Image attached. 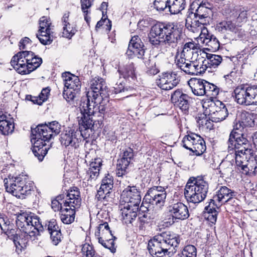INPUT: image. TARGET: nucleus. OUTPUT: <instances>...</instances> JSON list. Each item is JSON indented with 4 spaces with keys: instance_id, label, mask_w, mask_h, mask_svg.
Masks as SVG:
<instances>
[{
    "instance_id": "4be33fe9",
    "label": "nucleus",
    "mask_w": 257,
    "mask_h": 257,
    "mask_svg": "<svg viewBox=\"0 0 257 257\" xmlns=\"http://www.w3.org/2000/svg\"><path fill=\"white\" fill-rule=\"evenodd\" d=\"M216 29L222 33L231 32L239 38L241 37L244 34V31L236 23L234 20L229 18V20L223 21L218 24Z\"/></svg>"
},
{
    "instance_id": "3c124183",
    "label": "nucleus",
    "mask_w": 257,
    "mask_h": 257,
    "mask_svg": "<svg viewBox=\"0 0 257 257\" xmlns=\"http://www.w3.org/2000/svg\"><path fill=\"white\" fill-rule=\"evenodd\" d=\"M199 27H200L201 30L199 35V39L202 43L205 44L214 36L209 32L207 29L204 27V25H202Z\"/></svg>"
},
{
    "instance_id": "393cba45",
    "label": "nucleus",
    "mask_w": 257,
    "mask_h": 257,
    "mask_svg": "<svg viewBox=\"0 0 257 257\" xmlns=\"http://www.w3.org/2000/svg\"><path fill=\"white\" fill-rule=\"evenodd\" d=\"M123 208L121 209L122 220L123 223L128 225L132 224L137 216L139 205L133 204H121Z\"/></svg>"
},
{
    "instance_id": "cd10ccee",
    "label": "nucleus",
    "mask_w": 257,
    "mask_h": 257,
    "mask_svg": "<svg viewBox=\"0 0 257 257\" xmlns=\"http://www.w3.org/2000/svg\"><path fill=\"white\" fill-rule=\"evenodd\" d=\"M222 58L220 55L206 54V58L202 61L201 64H198L201 69H204L202 73L204 72L207 68H215L222 62Z\"/></svg>"
},
{
    "instance_id": "de8ad7c7",
    "label": "nucleus",
    "mask_w": 257,
    "mask_h": 257,
    "mask_svg": "<svg viewBox=\"0 0 257 257\" xmlns=\"http://www.w3.org/2000/svg\"><path fill=\"white\" fill-rule=\"evenodd\" d=\"M206 49L211 52H216L220 48V43L215 36H213L205 44Z\"/></svg>"
},
{
    "instance_id": "09e8293b",
    "label": "nucleus",
    "mask_w": 257,
    "mask_h": 257,
    "mask_svg": "<svg viewBox=\"0 0 257 257\" xmlns=\"http://www.w3.org/2000/svg\"><path fill=\"white\" fill-rule=\"evenodd\" d=\"M169 5V0H155L154 2V8L159 12L168 13Z\"/></svg>"
},
{
    "instance_id": "1a4fd4ad",
    "label": "nucleus",
    "mask_w": 257,
    "mask_h": 257,
    "mask_svg": "<svg viewBox=\"0 0 257 257\" xmlns=\"http://www.w3.org/2000/svg\"><path fill=\"white\" fill-rule=\"evenodd\" d=\"M6 191L17 198L24 199L30 193L33 183L27 175L20 174L4 180Z\"/></svg>"
},
{
    "instance_id": "72a5a7b5",
    "label": "nucleus",
    "mask_w": 257,
    "mask_h": 257,
    "mask_svg": "<svg viewBox=\"0 0 257 257\" xmlns=\"http://www.w3.org/2000/svg\"><path fill=\"white\" fill-rule=\"evenodd\" d=\"M75 210L65 207L60 212V218L61 221L65 224H70L74 221Z\"/></svg>"
},
{
    "instance_id": "69168bd1",
    "label": "nucleus",
    "mask_w": 257,
    "mask_h": 257,
    "mask_svg": "<svg viewBox=\"0 0 257 257\" xmlns=\"http://www.w3.org/2000/svg\"><path fill=\"white\" fill-rule=\"evenodd\" d=\"M45 227L47 228L49 233H52L55 230H60L55 219H51L46 224Z\"/></svg>"
},
{
    "instance_id": "9b49d317",
    "label": "nucleus",
    "mask_w": 257,
    "mask_h": 257,
    "mask_svg": "<svg viewBox=\"0 0 257 257\" xmlns=\"http://www.w3.org/2000/svg\"><path fill=\"white\" fill-rule=\"evenodd\" d=\"M81 111H80V116L77 117L78 123H79V120L81 119ZM95 121L93 120V126L92 128H85V127L81 126L79 123V130L67 128L64 130L60 135V141L62 145L65 147H71L75 149L78 148L79 146V143L81 141V137H83V134L82 133L83 129L84 131H88L90 130L91 132L94 131L96 128V126H95Z\"/></svg>"
},
{
    "instance_id": "79ce46f5",
    "label": "nucleus",
    "mask_w": 257,
    "mask_h": 257,
    "mask_svg": "<svg viewBox=\"0 0 257 257\" xmlns=\"http://www.w3.org/2000/svg\"><path fill=\"white\" fill-rule=\"evenodd\" d=\"M14 130V124L13 122L7 120L2 121L0 123V132L4 135L11 134Z\"/></svg>"
},
{
    "instance_id": "39448f33",
    "label": "nucleus",
    "mask_w": 257,
    "mask_h": 257,
    "mask_svg": "<svg viewBox=\"0 0 257 257\" xmlns=\"http://www.w3.org/2000/svg\"><path fill=\"white\" fill-rule=\"evenodd\" d=\"M180 240L177 234L166 231L158 234L149 241L148 249L153 257H166L173 252Z\"/></svg>"
},
{
    "instance_id": "4c0bfd02",
    "label": "nucleus",
    "mask_w": 257,
    "mask_h": 257,
    "mask_svg": "<svg viewBox=\"0 0 257 257\" xmlns=\"http://www.w3.org/2000/svg\"><path fill=\"white\" fill-rule=\"evenodd\" d=\"M234 156L236 166L240 167L242 171L248 172L249 169L248 167L246 155L243 156L241 154H234Z\"/></svg>"
},
{
    "instance_id": "7c9ffc66",
    "label": "nucleus",
    "mask_w": 257,
    "mask_h": 257,
    "mask_svg": "<svg viewBox=\"0 0 257 257\" xmlns=\"http://www.w3.org/2000/svg\"><path fill=\"white\" fill-rule=\"evenodd\" d=\"M205 81H206L203 79L194 78L190 79L188 83L194 95L203 96L206 85L204 83Z\"/></svg>"
},
{
    "instance_id": "0eeeda50",
    "label": "nucleus",
    "mask_w": 257,
    "mask_h": 257,
    "mask_svg": "<svg viewBox=\"0 0 257 257\" xmlns=\"http://www.w3.org/2000/svg\"><path fill=\"white\" fill-rule=\"evenodd\" d=\"M42 63L41 58L37 56L33 52L22 51L14 56L11 64L20 74H29L38 68Z\"/></svg>"
},
{
    "instance_id": "aec40b11",
    "label": "nucleus",
    "mask_w": 257,
    "mask_h": 257,
    "mask_svg": "<svg viewBox=\"0 0 257 257\" xmlns=\"http://www.w3.org/2000/svg\"><path fill=\"white\" fill-rule=\"evenodd\" d=\"M160 79L157 81L158 86L162 89L169 90L173 89L179 83L180 80L177 74L173 72H167L162 73Z\"/></svg>"
},
{
    "instance_id": "13d9d810",
    "label": "nucleus",
    "mask_w": 257,
    "mask_h": 257,
    "mask_svg": "<svg viewBox=\"0 0 257 257\" xmlns=\"http://www.w3.org/2000/svg\"><path fill=\"white\" fill-rule=\"evenodd\" d=\"M109 194L110 193H107L104 189H101V188L100 187L99 189L97 191L95 198L97 201L103 202V204H104L105 202L108 201Z\"/></svg>"
},
{
    "instance_id": "f03ea898",
    "label": "nucleus",
    "mask_w": 257,
    "mask_h": 257,
    "mask_svg": "<svg viewBox=\"0 0 257 257\" xmlns=\"http://www.w3.org/2000/svg\"><path fill=\"white\" fill-rule=\"evenodd\" d=\"M149 41L153 46L160 45L161 39L166 47L175 48L183 43V35L177 24L174 23H159L152 27L148 34Z\"/></svg>"
},
{
    "instance_id": "6e6552de",
    "label": "nucleus",
    "mask_w": 257,
    "mask_h": 257,
    "mask_svg": "<svg viewBox=\"0 0 257 257\" xmlns=\"http://www.w3.org/2000/svg\"><path fill=\"white\" fill-rule=\"evenodd\" d=\"M208 184L202 178L190 179L185 186L184 195L189 203L198 204L203 201L208 192Z\"/></svg>"
},
{
    "instance_id": "e433bc0d",
    "label": "nucleus",
    "mask_w": 257,
    "mask_h": 257,
    "mask_svg": "<svg viewBox=\"0 0 257 257\" xmlns=\"http://www.w3.org/2000/svg\"><path fill=\"white\" fill-rule=\"evenodd\" d=\"M204 83L206 85H205L204 95L209 97L210 99L215 98L219 93V88L217 86L207 81L204 82Z\"/></svg>"
},
{
    "instance_id": "473e14b6",
    "label": "nucleus",
    "mask_w": 257,
    "mask_h": 257,
    "mask_svg": "<svg viewBox=\"0 0 257 257\" xmlns=\"http://www.w3.org/2000/svg\"><path fill=\"white\" fill-rule=\"evenodd\" d=\"M254 125L253 116L249 113H242L241 120L236 124L234 128L238 131H246V127H251Z\"/></svg>"
},
{
    "instance_id": "a19ab883",
    "label": "nucleus",
    "mask_w": 257,
    "mask_h": 257,
    "mask_svg": "<svg viewBox=\"0 0 257 257\" xmlns=\"http://www.w3.org/2000/svg\"><path fill=\"white\" fill-rule=\"evenodd\" d=\"M113 187V179L112 176L107 174L101 181L100 188L101 189H104L107 193H110Z\"/></svg>"
},
{
    "instance_id": "a18cd8bd",
    "label": "nucleus",
    "mask_w": 257,
    "mask_h": 257,
    "mask_svg": "<svg viewBox=\"0 0 257 257\" xmlns=\"http://www.w3.org/2000/svg\"><path fill=\"white\" fill-rule=\"evenodd\" d=\"M52 31L47 32V33H45V32L41 33L40 31H39L38 34H37L36 36L41 43L46 45H49L52 42Z\"/></svg>"
},
{
    "instance_id": "c03bdc74",
    "label": "nucleus",
    "mask_w": 257,
    "mask_h": 257,
    "mask_svg": "<svg viewBox=\"0 0 257 257\" xmlns=\"http://www.w3.org/2000/svg\"><path fill=\"white\" fill-rule=\"evenodd\" d=\"M64 198V195L61 194L52 201L51 207L54 211H60V212L62 210V208H65L64 203H63Z\"/></svg>"
},
{
    "instance_id": "423d86ee",
    "label": "nucleus",
    "mask_w": 257,
    "mask_h": 257,
    "mask_svg": "<svg viewBox=\"0 0 257 257\" xmlns=\"http://www.w3.org/2000/svg\"><path fill=\"white\" fill-rule=\"evenodd\" d=\"M16 224L19 229L24 233L27 239L34 240L35 237L44 230L40 221V218L34 213L22 212L17 215Z\"/></svg>"
},
{
    "instance_id": "6ab92c4d",
    "label": "nucleus",
    "mask_w": 257,
    "mask_h": 257,
    "mask_svg": "<svg viewBox=\"0 0 257 257\" xmlns=\"http://www.w3.org/2000/svg\"><path fill=\"white\" fill-rule=\"evenodd\" d=\"M144 43L138 36H135L131 40L126 55L129 58L135 56L140 59H143L145 53Z\"/></svg>"
},
{
    "instance_id": "a211bd4d",
    "label": "nucleus",
    "mask_w": 257,
    "mask_h": 257,
    "mask_svg": "<svg viewBox=\"0 0 257 257\" xmlns=\"http://www.w3.org/2000/svg\"><path fill=\"white\" fill-rule=\"evenodd\" d=\"M141 201L140 192L136 186H127L121 193L120 196L121 204L140 205Z\"/></svg>"
},
{
    "instance_id": "c85d7f7f",
    "label": "nucleus",
    "mask_w": 257,
    "mask_h": 257,
    "mask_svg": "<svg viewBox=\"0 0 257 257\" xmlns=\"http://www.w3.org/2000/svg\"><path fill=\"white\" fill-rule=\"evenodd\" d=\"M62 77L64 82L65 88L75 89L76 91H80L81 83L77 76L66 72L62 73Z\"/></svg>"
},
{
    "instance_id": "ddd939ff",
    "label": "nucleus",
    "mask_w": 257,
    "mask_h": 257,
    "mask_svg": "<svg viewBox=\"0 0 257 257\" xmlns=\"http://www.w3.org/2000/svg\"><path fill=\"white\" fill-rule=\"evenodd\" d=\"M166 198V192L162 186H154L150 188L146 194L143 203L148 204L145 207L146 210L149 211L148 208L152 205L161 208L164 205Z\"/></svg>"
},
{
    "instance_id": "bb28decb",
    "label": "nucleus",
    "mask_w": 257,
    "mask_h": 257,
    "mask_svg": "<svg viewBox=\"0 0 257 257\" xmlns=\"http://www.w3.org/2000/svg\"><path fill=\"white\" fill-rule=\"evenodd\" d=\"M32 152L39 161H42L50 149V145L41 140H33Z\"/></svg>"
},
{
    "instance_id": "680f3d73",
    "label": "nucleus",
    "mask_w": 257,
    "mask_h": 257,
    "mask_svg": "<svg viewBox=\"0 0 257 257\" xmlns=\"http://www.w3.org/2000/svg\"><path fill=\"white\" fill-rule=\"evenodd\" d=\"M104 16H103L101 20L97 22L96 25V29L99 28L101 27L104 26L105 28L108 31H109L111 28V21L107 19H103Z\"/></svg>"
},
{
    "instance_id": "f704fd0d",
    "label": "nucleus",
    "mask_w": 257,
    "mask_h": 257,
    "mask_svg": "<svg viewBox=\"0 0 257 257\" xmlns=\"http://www.w3.org/2000/svg\"><path fill=\"white\" fill-rule=\"evenodd\" d=\"M168 13L171 15L179 14L186 7V0H169Z\"/></svg>"
},
{
    "instance_id": "4468645a",
    "label": "nucleus",
    "mask_w": 257,
    "mask_h": 257,
    "mask_svg": "<svg viewBox=\"0 0 257 257\" xmlns=\"http://www.w3.org/2000/svg\"><path fill=\"white\" fill-rule=\"evenodd\" d=\"M182 145L185 149L193 152L196 156L201 155L206 150L203 139L195 133L185 136L182 141Z\"/></svg>"
},
{
    "instance_id": "0e129e2a",
    "label": "nucleus",
    "mask_w": 257,
    "mask_h": 257,
    "mask_svg": "<svg viewBox=\"0 0 257 257\" xmlns=\"http://www.w3.org/2000/svg\"><path fill=\"white\" fill-rule=\"evenodd\" d=\"M50 234L52 243L55 245H57L61 241L62 237L60 229L53 231Z\"/></svg>"
},
{
    "instance_id": "37998d69",
    "label": "nucleus",
    "mask_w": 257,
    "mask_h": 257,
    "mask_svg": "<svg viewBox=\"0 0 257 257\" xmlns=\"http://www.w3.org/2000/svg\"><path fill=\"white\" fill-rule=\"evenodd\" d=\"M77 30L75 25L70 23L63 26L62 36L66 38L70 39L76 32Z\"/></svg>"
},
{
    "instance_id": "f8f14e48",
    "label": "nucleus",
    "mask_w": 257,
    "mask_h": 257,
    "mask_svg": "<svg viewBox=\"0 0 257 257\" xmlns=\"http://www.w3.org/2000/svg\"><path fill=\"white\" fill-rule=\"evenodd\" d=\"M205 115L213 122H218L225 119L228 113L225 105L220 100L207 99L202 104Z\"/></svg>"
},
{
    "instance_id": "f257e3e1",
    "label": "nucleus",
    "mask_w": 257,
    "mask_h": 257,
    "mask_svg": "<svg viewBox=\"0 0 257 257\" xmlns=\"http://www.w3.org/2000/svg\"><path fill=\"white\" fill-rule=\"evenodd\" d=\"M90 91L87 92L86 95L82 98L80 109L81 111V119L79 123L85 128L93 126V116L96 105L100 103L107 93V87L104 80L99 77H95L90 81Z\"/></svg>"
},
{
    "instance_id": "e2e57ef3",
    "label": "nucleus",
    "mask_w": 257,
    "mask_h": 257,
    "mask_svg": "<svg viewBox=\"0 0 257 257\" xmlns=\"http://www.w3.org/2000/svg\"><path fill=\"white\" fill-rule=\"evenodd\" d=\"M232 164L228 161H222L220 165V169L224 174L230 173L232 171Z\"/></svg>"
},
{
    "instance_id": "5701e85b",
    "label": "nucleus",
    "mask_w": 257,
    "mask_h": 257,
    "mask_svg": "<svg viewBox=\"0 0 257 257\" xmlns=\"http://www.w3.org/2000/svg\"><path fill=\"white\" fill-rule=\"evenodd\" d=\"M171 101L175 105L178 106L184 113L188 111L190 97L186 94L183 93L180 90L175 91L171 95Z\"/></svg>"
},
{
    "instance_id": "4d7b16f0",
    "label": "nucleus",
    "mask_w": 257,
    "mask_h": 257,
    "mask_svg": "<svg viewBox=\"0 0 257 257\" xmlns=\"http://www.w3.org/2000/svg\"><path fill=\"white\" fill-rule=\"evenodd\" d=\"M244 145H241L233 147L231 151H234L235 154H241L243 156L250 155L252 153L251 146L247 147V149H246V148H244Z\"/></svg>"
},
{
    "instance_id": "864d4df0",
    "label": "nucleus",
    "mask_w": 257,
    "mask_h": 257,
    "mask_svg": "<svg viewBox=\"0 0 257 257\" xmlns=\"http://www.w3.org/2000/svg\"><path fill=\"white\" fill-rule=\"evenodd\" d=\"M181 257H196V248L192 245L186 246L182 252Z\"/></svg>"
},
{
    "instance_id": "bf43d9fd",
    "label": "nucleus",
    "mask_w": 257,
    "mask_h": 257,
    "mask_svg": "<svg viewBox=\"0 0 257 257\" xmlns=\"http://www.w3.org/2000/svg\"><path fill=\"white\" fill-rule=\"evenodd\" d=\"M152 219L150 213L148 212L144 213L142 216L139 217V228L141 229H143L144 225L149 223L151 220Z\"/></svg>"
},
{
    "instance_id": "9d476101",
    "label": "nucleus",
    "mask_w": 257,
    "mask_h": 257,
    "mask_svg": "<svg viewBox=\"0 0 257 257\" xmlns=\"http://www.w3.org/2000/svg\"><path fill=\"white\" fill-rule=\"evenodd\" d=\"M235 101L245 106L257 105V85L242 84L233 91Z\"/></svg>"
},
{
    "instance_id": "49530a36",
    "label": "nucleus",
    "mask_w": 257,
    "mask_h": 257,
    "mask_svg": "<svg viewBox=\"0 0 257 257\" xmlns=\"http://www.w3.org/2000/svg\"><path fill=\"white\" fill-rule=\"evenodd\" d=\"M51 23L50 20L46 17H42L39 20V30L41 33H47V32L51 31Z\"/></svg>"
},
{
    "instance_id": "7ed1b4c3",
    "label": "nucleus",
    "mask_w": 257,
    "mask_h": 257,
    "mask_svg": "<svg viewBox=\"0 0 257 257\" xmlns=\"http://www.w3.org/2000/svg\"><path fill=\"white\" fill-rule=\"evenodd\" d=\"M200 52L199 44L193 41L186 43L184 45L180 57L178 58L177 54L175 56L177 67L186 74L198 75L201 74L204 69H201L197 62L199 53Z\"/></svg>"
},
{
    "instance_id": "ea45409f",
    "label": "nucleus",
    "mask_w": 257,
    "mask_h": 257,
    "mask_svg": "<svg viewBox=\"0 0 257 257\" xmlns=\"http://www.w3.org/2000/svg\"><path fill=\"white\" fill-rule=\"evenodd\" d=\"M13 225L11 223L8 217L3 213H0V227L4 232L8 233L13 229Z\"/></svg>"
},
{
    "instance_id": "8fccbe9b",
    "label": "nucleus",
    "mask_w": 257,
    "mask_h": 257,
    "mask_svg": "<svg viewBox=\"0 0 257 257\" xmlns=\"http://www.w3.org/2000/svg\"><path fill=\"white\" fill-rule=\"evenodd\" d=\"M82 252L85 257H100L95 251L93 247L89 244H85L82 247Z\"/></svg>"
},
{
    "instance_id": "2eb2a0df",
    "label": "nucleus",
    "mask_w": 257,
    "mask_h": 257,
    "mask_svg": "<svg viewBox=\"0 0 257 257\" xmlns=\"http://www.w3.org/2000/svg\"><path fill=\"white\" fill-rule=\"evenodd\" d=\"M168 211L172 216L167 221L170 224L175 222V220H185L189 217L188 207L182 202H178L170 205L168 207Z\"/></svg>"
},
{
    "instance_id": "412c9836",
    "label": "nucleus",
    "mask_w": 257,
    "mask_h": 257,
    "mask_svg": "<svg viewBox=\"0 0 257 257\" xmlns=\"http://www.w3.org/2000/svg\"><path fill=\"white\" fill-rule=\"evenodd\" d=\"M65 198L63 201L64 206L69 208H74V210L79 208L81 203V198L78 188L74 187L71 190L63 194Z\"/></svg>"
},
{
    "instance_id": "b1692460",
    "label": "nucleus",
    "mask_w": 257,
    "mask_h": 257,
    "mask_svg": "<svg viewBox=\"0 0 257 257\" xmlns=\"http://www.w3.org/2000/svg\"><path fill=\"white\" fill-rule=\"evenodd\" d=\"M31 142L33 140H41L43 143H49L53 136L48 125L47 124H39L36 128L32 129Z\"/></svg>"
},
{
    "instance_id": "f3484780",
    "label": "nucleus",
    "mask_w": 257,
    "mask_h": 257,
    "mask_svg": "<svg viewBox=\"0 0 257 257\" xmlns=\"http://www.w3.org/2000/svg\"><path fill=\"white\" fill-rule=\"evenodd\" d=\"M134 153L133 149L127 148L123 151L121 158L117 160L116 175L122 177L127 173V169L132 164Z\"/></svg>"
},
{
    "instance_id": "052dcab7",
    "label": "nucleus",
    "mask_w": 257,
    "mask_h": 257,
    "mask_svg": "<svg viewBox=\"0 0 257 257\" xmlns=\"http://www.w3.org/2000/svg\"><path fill=\"white\" fill-rule=\"evenodd\" d=\"M48 127L53 135L56 136L61 132V125L56 121L49 122Z\"/></svg>"
},
{
    "instance_id": "6e6d98bb",
    "label": "nucleus",
    "mask_w": 257,
    "mask_h": 257,
    "mask_svg": "<svg viewBox=\"0 0 257 257\" xmlns=\"http://www.w3.org/2000/svg\"><path fill=\"white\" fill-rule=\"evenodd\" d=\"M98 227L99 230L101 231V236H103V237H104V235H106L116 238L115 236H113L107 222H105L100 224Z\"/></svg>"
},
{
    "instance_id": "c9c22d12",
    "label": "nucleus",
    "mask_w": 257,
    "mask_h": 257,
    "mask_svg": "<svg viewBox=\"0 0 257 257\" xmlns=\"http://www.w3.org/2000/svg\"><path fill=\"white\" fill-rule=\"evenodd\" d=\"M116 239V238H112L111 236L104 235V237H103V236L98 237V242L113 253L116 250L114 243V240Z\"/></svg>"
},
{
    "instance_id": "5fc2aeb1",
    "label": "nucleus",
    "mask_w": 257,
    "mask_h": 257,
    "mask_svg": "<svg viewBox=\"0 0 257 257\" xmlns=\"http://www.w3.org/2000/svg\"><path fill=\"white\" fill-rule=\"evenodd\" d=\"M64 88L63 91V95L64 98L67 101L73 100L76 97V95L79 93V91H76V90L70 89L68 88Z\"/></svg>"
},
{
    "instance_id": "774afa93",
    "label": "nucleus",
    "mask_w": 257,
    "mask_h": 257,
    "mask_svg": "<svg viewBox=\"0 0 257 257\" xmlns=\"http://www.w3.org/2000/svg\"><path fill=\"white\" fill-rule=\"evenodd\" d=\"M50 90L48 88H43L38 97L39 100L43 101V102L47 100L50 94Z\"/></svg>"
},
{
    "instance_id": "338daca9",
    "label": "nucleus",
    "mask_w": 257,
    "mask_h": 257,
    "mask_svg": "<svg viewBox=\"0 0 257 257\" xmlns=\"http://www.w3.org/2000/svg\"><path fill=\"white\" fill-rule=\"evenodd\" d=\"M92 2L93 0H81V9L86 15L88 14V9L91 7Z\"/></svg>"
},
{
    "instance_id": "2f4dec72",
    "label": "nucleus",
    "mask_w": 257,
    "mask_h": 257,
    "mask_svg": "<svg viewBox=\"0 0 257 257\" xmlns=\"http://www.w3.org/2000/svg\"><path fill=\"white\" fill-rule=\"evenodd\" d=\"M134 64L130 63L122 67H119L116 73V75L119 78H121L122 76L124 79H128L129 81H131V79L134 80L136 78Z\"/></svg>"
},
{
    "instance_id": "a878e982",
    "label": "nucleus",
    "mask_w": 257,
    "mask_h": 257,
    "mask_svg": "<svg viewBox=\"0 0 257 257\" xmlns=\"http://www.w3.org/2000/svg\"><path fill=\"white\" fill-rule=\"evenodd\" d=\"M230 18L241 28L242 24L246 22L247 10L244 7L236 6L230 12Z\"/></svg>"
},
{
    "instance_id": "58836bf2",
    "label": "nucleus",
    "mask_w": 257,
    "mask_h": 257,
    "mask_svg": "<svg viewBox=\"0 0 257 257\" xmlns=\"http://www.w3.org/2000/svg\"><path fill=\"white\" fill-rule=\"evenodd\" d=\"M122 83L123 81L120 82L119 84L116 83V86L113 87L112 91L116 94H122L121 96L123 98H126L132 96V94L130 93V91H131L133 90L130 87L128 88L124 87Z\"/></svg>"
},
{
    "instance_id": "20e7f679",
    "label": "nucleus",
    "mask_w": 257,
    "mask_h": 257,
    "mask_svg": "<svg viewBox=\"0 0 257 257\" xmlns=\"http://www.w3.org/2000/svg\"><path fill=\"white\" fill-rule=\"evenodd\" d=\"M213 5L206 1H194L188 10L185 26L186 28L195 32L202 25L209 23L210 16L212 15Z\"/></svg>"
},
{
    "instance_id": "603ef678",
    "label": "nucleus",
    "mask_w": 257,
    "mask_h": 257,
    "mask_svg": "<svg viewBox=\"0 0 257 257\" xmlns=\"http://www.w3.org/2000/svg\"><path fill=\"white\" fill-rule=\"evenodd\" d=\"M216 198L211 199L208 203V205L205 207L206 212H211L217 211V209L221 206L222 203L220 201H216Z\"/></svg>"
},
{
    "instance_id": "c756f323",
    "label": "nucleus",
    "mask_w": 257,
    "mask_h": 257,
    "mask_svg": "<svg viewBox=\"0 0 257 257\" xmlns=\"http://www.w3.org/2000/svg\"><path fill=\"white\" fill-rule=\"evenodd\" d=\"M235 195L236 193L234 190L223 186L220 187L214 198H216V200L220 201L221 203H226L230 201Z\"/></svg>"
},
{
    "instance_id": "dca6fc26",
    "label": "nucleus",
    "mask_w": 257,
    "mask_h": 257,
    "mask_svg": "<svg viewBox=\"0 0 257 257\" xmlns=\"http://www.w3.org/2000/svg\"><path fill=\"white\" fill-rule=\"evenodd\" d=\"M247 135L244 131H238L235 128L231 131L228 140V150L229 152L231 151L232 147L240 145H244L247 149V147H250V144L248 140Z\"/></svg>"
}]
</instances>
